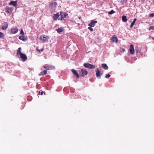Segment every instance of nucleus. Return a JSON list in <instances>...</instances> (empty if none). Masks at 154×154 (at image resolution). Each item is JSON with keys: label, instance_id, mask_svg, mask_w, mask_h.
I'll use <instances>...</instances> for the list:
<instances>
[{"label": "nucleus", "instance_id": "nucleus-1", "mask_svg": "<svg viewBox=\"0 0 154 154\" xmlns=\"http://www.w3.org/2000/svg\"><path fill=\"white\" fill-rule=\"evenodd\" d=\"M21 48H19L17 51V56H20V57L23 61H25L27 59V57L26 55L23 53L21 51Z\"/></svg>", "mask_w": 154, "mask_h": 154}, {"label": "nucleus", "instance_id": "nucleus-2", "mask_svg": "<svg viewBox=\"0 0 154 154\" xmlns=\"http://www.w3.org/2000/svg\"><path fill=\"white\" fill-rule=\"evenodd\" d=\"M60 17L59 18L58 20H63L64 18L68 15V14L66 12L60 11Z\"/></svg>", "mask_w": 154, "mask_h": 154}, {"label": "nucleus", "instance_id": "nucleus-3", "mask_svg": "<svg viewBox=\"0 0 154 154\" xmlns=\"http://www.w3.org/2000/svg\"><path fill=\"white\" fill-rule=\"evenodd\" d=\"M84 66L88 69H94L95 67L94 65L88 63H85Z\"/></svg>", "mask_w": 154, "mask_h": 154}, {"label": "nucleus", "instance_id": "nucleus-4", "mask_svg": "<svg viewBox=\"0 0 154 154\" xmlns=\"http://www.w3.org/2000/svg\"><path fill=\"white\" fill-rule=\"evenodd\" d=\"M8 23L7 22H5L2 23L1 28L2 30H6L8 27Z\"/></svg>", "mask_w": 154, "mask_h": 154}, {"label": "nucleus", "instance_id": "nucleus-5", "mask_svg": "<svg viewBox=\"0 0 154 154\" xmlns=\"http://www.w3.org/2000/svg\"><path fill=\"white\" fill-rule=\"evenodd\" d=\"M44 68L46 69L47 70L54 69L55 68L54 66H53L51 65H44Z\"/></svg>", "mask_w": 154, "mask_h": 154}, {"label": "nucleus", "instance_id": "nucleus-6", "mask_svg": "<svg viewBox=\"0 0 154 154\" xmlns=\"http://www.w3.org/2000/svg\"><path fill=\"white\" fill-rule=\"evenodd\" d=\"M40 38L42 40L45 42L48 40L49 38L48 36H46L45 35H42L40 37Z\"/></svg>", "mask_w": 154, "mask_h": 154}, {"label": "nucleus", "instance_id": "nucleus-7", "mask_svg": "<svg viewBox=\"0 0 154 154\" xmlns=\"http://www.w3.org/2000/svg\"><path fill=\"white\" fill-rule=\"evenodd\" d=\"M129 50L130 51V54H133L134 53V45H130Z\"/></svg>", "mask_w": 154, "mask_h": 154}, {"label": "nucleus", "instance_id": "nucleus-8", "mask_svg": "<svg viewBox=\"0 0 154 154\" xmlns=\"http://www.w3.org/2000/svg\"><path fill=\"white\" fill-rule=\"evenodd\" d=\"M96 77L98 78L99 79H100L101 78V72H100V71H99V69L98 68H97L96 69Z\"/></svg>", "mask_w": 154, "mask_h": 154}, {"label": "nucleus", "instance_id": "nucleus-9", "mask_svg": "<svg viewBox=\"0 0 154 154\" xmlns=\"http://www.w3.org/2000/svg\"><path fill=\"white\" fill-rule=\"evenodd\" d=\"M9 4L10 5H12L14 7H16L17 5V1L16 0L15 1H11Z\"/></svg>", "mask_w": 154, "mask_h": 154}, {"label": "nucleus", "instance_id": "nucleus-10", "mask_svg": "<svg viewBox=\"0 0 154 154\" xmlns=\"http://www.w3.org/2000/svg\"><path fill=\"white\" fill-rule=\"evenodd\" d=\"M97 22V21L92 20L90 23L88 24V26L92 27H94L95 25V24Z\"/></svg>", "mask_w": 154, "mask_h": 154}, {"label": "nucleus", "instance_id": "nucleus-11", "mask_svg": "<svg viewBox=\"0 0 154 154\" xmlns=\"http://www.w3.org/2000/svg\"><path fill=\"white\" fill-rule=\"evenodd\" d=\"M11 32L12 34H16L18 31V29L17 27H15L13 28H11Z\"/></svg>", "mask_w": 154, "mask_h": 154}, {"label": "nucleus", "instance_id": "nucleus-12", "mask_svg": "<svg viewBox=\"0 0 154 154\" xmlns=\"http://www.w3.org/2000/svg\"><path fill=\"white\" fill-rule=\"evenodd\" d=\"M71 71L72 72L73 74L75 75L77 78H79V76L76 70L72 69L71 70Z\"/></svg>", "mask_w": 154, "mask_h": 154}, {"label": "nucleus", "instance_id": "nucleus-13", "mask_svg": "<svg viewBox=\"0 0 154 154\" xmlns=\"http://www.w3.org/2000/svg\"><path fill=\"white\" fill-rule=\"evenodd\" d=\"M60 16V14L58 13L54 14V16H53V18L54 20H57L58 18H59V17Z\"/></svg>", "mask_w": 154, "mask_h": 154}, {"label": "nucleus", "instance_id": "nucleus-14", "mask_svg": "<svg viewBox=\"0 0 154 154\" xmlns=\"http://www.w3.org/2000/svg\"><path fill=\"white\" fill-rule=\"evenodd\" d=\"M81 72H82V76H84L85 75H86L88 74V72L85 70L83 69H81Z\"/></svg>", "mask_w": 154, "mask_h": 154}, {"label": "nucleus", "instance_id": "nucleus-15", "mask_svg": "<svg viewBox=\"0 0 154 154\" xmlns=\"http://www.w3.org/2000/svg\"><path fill=\"white\" fill-rule=\"evenodd\" d=\"M14 10L13 7H7L6 8V12L8 13L11 12Z\"/></svg>", "mask_w": 154, "mask_h": 154}, {"label": "nucleus", "instance_id": "nucleus-16", "mask_svg": "<svg viewBox=\"0 0 154 154\" xmlns=\"http://www.w3.org/2000/svg\"><path fill=\"white\" fill-rule=\"evenodd\" d=\"M112 42L117 43L118 42V38L116 37L112 36Z\"/></svg>", "mask_w": 154, "mask_h": 154}, {"label": "nucleus", "instance_id": "nucleus-17", "mask_svg": "<svg viewBox=\"0 0 154 154\" xmlns=\"http://www.w3.org/2000/svg\"><path fill=\"white\" fill-rule=\"evenodd\" d=\"M47 71L46 70H45L40 72V73L39 74V75H44L47 74Z\"/></svg>", "mask_w": 154, "mask_h": 154}, {"label": "nucleus", "instance_id": "nucleus-18", "mask_svg": "<svg viewBox=\"0 0 154 154\" xmlns=\"http://www.w3.org/2000/svg\"><path fill=\"white\" fill-rule=\"evenodd\" d=\"M102 67L105 69H108V66L105 63H103L101 65Z\"/></svg>", "mask_w": 154, "mask_h": 154}, {"label": "nucleus", "instance_id": "nucleus-19", "mask_svg": "<svg viewBox=\"0 0 154 154\" xmlns=\"http://www.w3.org/2000/svg\"><path fill=\"white\" fill-rule=\"evenodd\" d=\"M122 20L123 21L126 22L127 20L126 16L125 15L123 16L122 17Z\"/></svg>", "mask_w": 154, "mask_h": 154}, {"label": "nucleus", "instance_id": "nucleus-20", "mask_svg": "<svg viewBox=\"0 0 154 154\" xmlns=\"http://www.w3.org/2000/svg\"><path fill=\"white\" fill-rule=\"evenodd\" d=\"M136 20H137V19L136 18H135L134 19V20L131 23V24L130 26V28H132L133 27L135 23L136 22Z\"/></svg>", "mask_w": 154, "mask_h": 154}, {"label": "nucleus", "instance_id": "nucleus-21", "mask_svg": "<svg viewBox=\"0 0 154 154\" xmlns=\"http://www.w3.org/2000/svg\"><path fill=\"white\" fill-rule=\"evenodd\" d=\"M63 30V29L62 28H59L56 29L57 32L60 33L62 32Z\"/></svg>", "mask_w": 154, "mask_h": 154}, {"label": "nucleus", "instance_id": "nucleus-22", "mask_svg": "<svg viewBox=\"0 0 154 154\" xmlns=\"http://www.w3.org/2000/svg\"><path fill=\"white\" fill-rule=\"evenodd\" d=\"M19 38L20 40H22L23 41H25V39L24 37V36L23 35H20L19 37Z\"/></svg>", "mask_w": 154, "mask_h": 154}, {"label": "nucleus", "instance_id": "nucleus-23", "mask_svg": "<svg viewBox=\"0 0 154 154\" xmlns=\"http://www.w3.org/2000/svg\"><path fill=\"white\" fill-rule=\"evenodd\" d=\"M50 5L52 6L54 5L55 7H56L58 5V4L56 2L51 3Z\"/></svg>", "mask_w": 154, "mask_h": 154}, {"label": "nucleus", "instance_id": "nucleus-24", "mask_svg": "<svg viewBox=\"0 0 154 154\" xmlns=\"http://www.w3.org/2000/svg\"><path fill=\"white\" fill-rule=\"evenodd\" d=\"M4 36V33L2 32H0V38H3Z\"/></svg>", "mask_w": 154, "mask_h": 154}, {"label": "nucleus", "instance_id": "nucleus-25", "mask_svg": "<svg viewBox=\"0 0 154 154\" xmlns=\"http://www.w3.org/2000/svg\"><path fill=\"white\" fill-rule=\"evenodd\" d=\"M140 51H141V50H140V49H139V48H137V49L136 48L135 49V51H136V53H137L140 52Z\"/></svg>", "mask_w": 154, "mask_h": 154}, {"label": "nucleus", "instance_id": "nucleus-26", "mask_svg": "<svg viewBox=\"0 0 154 154\" xmlns=\"http://www.w3.org/2000/svg\"><path fill=\"white\" fill-rule=\"evenodd\" d=\"M115 13V11L113 10H111L110 11H109L108 13L109 14H112Z\"/></svg>", "mask_w": 154, "mask_h": 154}, {"label": "nucleus", "instance_id": "nucleus-27", "mask_svg": "<svg viewBox=\"0 0 154 154\" xmlns=\"http://www.w3.org/2000/svg\"><path fill=\"white\" fill-rule=\"evenodd\" d=\"M127 2L126 0H121V2L122 5L124 3H125Z\"/></svg>", "mask_w": 154, "mask_h": 154}, {"label": "nucleus", "instance_id": "nucleus-28", "mask_svg": "<svg viewBox=\"0 0 154 154\" xmlns=\"http://www.w3.org/2000/svg\"><path fill=\"white\" fill-rule=\"evenodd\" d=\"M149 30H154V26H151L149 27Z\"/></svg>", "mask_w": 154, "mask_h": 154}, {"label": "nucleus", "instance_id": "nucleus-29", "mask_svg": "<svg viewBox=\"0 0 154 154\" xmlns=\"http://www.w3.org/2000/svg\"><path fill=\"white\" fill-rule=\"evenodd\" d=\"M154 17V13L150 14L149 15V17Z\"/></svg>", "mask_w": 154, "mask_h": 154}, {"label": "nucleus", "instance_id": "nucleus-30", "mask_svg": "<svg viewBox=\"0 0 154 154\" xmlns=\"http://www.w3.org/2000/svg\"><path fill=\"white\" fill-rule=\"evenodd\" d=\"M125 51V49L124 48H121L120 49V51L121 52H124Z\"/></svg>", "mask_w": 154, "mask_h": 154}, {"label": "nucleus", "instance_id": "nucleus-31", "mask_svg": "<svg viewBox=\"0 0 154 154\" xmlns=\"http://www.w3.org/2000/svg\"><path fill=\"white\" fill-rule=\"evenodd\" d=\"M20 34L21 35H23L24 34V32H23V30L21 29L20 32Z\"/></svg>", "mask_w": 154, "mask_h": 154}, {"label": "nucleus", "instance_id": "nucleus-32", "mask_svg": "<svg viewBox=\"0 0 154 154\" xmlns=\"http://www.w3.org/2000/svg\"><path fill=\"white\" fill-rule=\"evenodd\" d=\"M89 27L88 28V29L90 30L91 31H93V29L91 27Z\"/></svg>", "mask_w": 154, "mask_h": 154}, {"label": "nucleus", "instance_id": "nucleus-33", "mask_svg": "<svg viewBox=\"0 0 154 154\" xmlns=\"http://www.w3.org/2000/svg\"><path fill=\"white\" fill-rule=\"evenodd\" d=\"M110 77V75L109 74H108L106 76V78L107 79L109 78Z\"/></svg>", "mask_w": 154, "mask_h": 154}, {"label": "nucleus", "instance_id": "nucleus-34", "mask_svg": "<svg viewBox=\"0 0 154 154\" xmlns=\"http://www.w3.org/2000/svg\"><path fill=\"white\" fill-rule=\"evenodd\" d=\"M75 97H74L75 98H79L80 97V96L79 95H78V94L77 95H75Z\"/></svg>", "mask_w": 154, "mask_h": 154}, {"label": "nucleus", "instance_id": "nucleus-35", "mask_svg": "<svg viewBox=\"0 0 154 154\" xmlns=\"http://www.w3.org/2000/svg\"><path fill=\"white\" fill-rule=\"evenodd\" d=\"M43 91H41V92L40 91H39V94H38V95H42L43 94Z\"/></svg>", "mask_w": 154, "mask_h": 154}, {"label": "nucleus", "instance_id": "nucleus-36", "mask_svg": "<svg viewBox=\"0 0 154 154\" xmlns=\"http://www.w3.org/2000/svg\"><path fill=\"white\" fill-rule=\"evenodd\" d=\"M36 50H37V51H38V52L39 53H40V50L38 48V47H37L36 48Z\"/></svg>", "mask_w": 154, "mask_h": 154}, {"label": "nucleus", "instance_id": "nucleus-37", "mask_svg": "<svg viewBox=\"0 0 154 154\" xmlns=\"http://www.w3.org/2000/svg\"><path fill=\"white\" fill-rule=\"evenodd\" d=\"M44 48H43L42 49H41V50H40V52H43L44 51Z\"/></svg>", "mask_w": 154, "mask_h": 154}, {"label": "nucleus", "instance_id": "nucleus-38", "mask_svg": "<svg viewBox=\"0 0 154 154\" xmlns=\"http://www.w3.org/2000/svg\"><path fill=\"white\" fill-rule=\"evenodd\" d=\"M152 39H153V40H154V37H152Z\"/></svg>", "mask_w": 154, "mask_h": 154}, {"label": "nucleus", "instance_id": "nucleus-39", "mask_svg": "<svg viewBox=\"0 0 154 154\" xmlns=\"http://www.w3.org/2000/svg\"><path fill=\"white\" fill-rule=\"evenodd\" d=\"M152 5H154V4H152Z\"/></svg>", "mask_w": 154, "mask_h": 154}, {"label": "nucleus", "instance_id": "nucleus-40", "mask_svg": "<svg viewBox=\"0 0 154 154\" xmlns=\"http://www.w3.org/2000/svg\"><path fill=\"white\" fill-rule=\"evenodd\" d=\"M44 94H45V92H44Z\"/></svg>", "mask_w": 154, "mask_h": 154}]
</instances>
